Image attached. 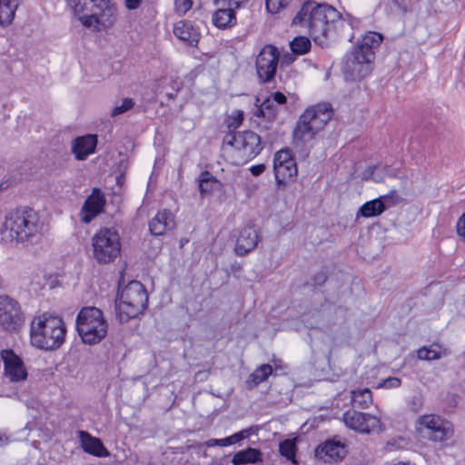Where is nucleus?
<instances>
[{
  "instance_id": "43",
  "label": "nucleus",
  "mask_w": 465,
  "mask_h": 465,
  "mask_svg": "<svg viewBox=\"0 0 465 465\" xmlns=\"http://www.w3.org/2000/svg\"><path fill=\"white\" fill-rule=\"evenodd\" d=\"M401 381L397 377H390L382 381L381 386L387 389H393L400 387Z\"/></svg>"
},
{
  "instance_id": "33",
  "label": "nucleus",
  "mask_w": 465,
  "mask_h": 465,
  "mask_svg": "<svg viewBox=\"0 0 465 465\" xmlns=\"http://www.w3.org/2000/svg\"><path fill=\"white\" fill-rule=\"evenodd\" d=\"M272 373V367L270 364H262L259 366L249 377L247 383H252L256 386L262 381H266L267 378Z\"/></svg>"
},
{
  "instance_id": "23",
  "label": "nucleus",
  "mask_w": 465,
  "mask_h": 465,
  "mask_svg": "<svg viewBox=\"0 0 465 465\" xmlns=\"http://www.w3.org/2000/svg\"><path fill=\"white\" fill-rule=\"evenodd\" d=\"M79 438L83 450L96 457H106L109 455L108 450L105 449L101 440L93 437L90 433L80 430Z\"/></svg>"
},
{
  "instance_id": "42",
  "label": "nucleus",
  "mask_w": 465,
  "mask_h": 465,
  "mask_svg": "<svg viewBox=\"0 0 465 465\" xmlns=\"http://www.w3.org/2000/svg\"><path fill=\"white\" fill-rule=\"evenodd\" d=\"M376 167H370L368 170H366L363 179L368 180L371 179L375 183H381L383 182V177L381 175H379L375 173Z\"/></svg>"
},
{
  "instance_id": "38",
  "label": "nucleus",
  "mask_w": 465,
  "mask_h": 465,
  "mask_svg": "<svg viewBox=\"0 0 465 465\" xmlns=\"http://www.w3.org/2000/svg\"><path fill=\"white\" fill-rule=\"evenodd\" d=\"M193 6V0H174V12L177 15H184Z\"/></svg>"
},
{
  "instance_id": "32",
  "label": "nucleus",
  "mask_w": 465,
  "mask_h": 465,
  "mask_svg": "<svg viewBox=\"0 0 465 465\" xmlns=\"http://www.w3.org/2000/svg\"><path fill=\"white\" fill-rule=\"evenodd\" d=\"M352 406L359 409H367L372 403V393L369 389L352 391Z\"/></svg>"
},
{
  "instance_id": "52",
  "label": "nucleus",
  "mask_w": 465,
  "mask_h": 465,
  "mask_svg": "<svg viewBox=\"0 0 465 465\" xmlns=\"http://www.w3.org/2000/svg\"><path fill=\"white\" fill-rule=\"evenodd\" d=\"M219 442H220V446L221 447H225V446L232 445V440H231L230 436L226 437V438H223V439H220Z\"/></svg>"
},
{
  "instance_id": "50",
  "label": "nucleus",
  "mask_w": 465,
  "mask_h": 465,
  "mask_svg": "<svg viewBox=\"0 0 465 465\" xmlns=\"http://www.w3.org/2000/svg\"><path fill=\"white\" fill-rule=\"evenodd\" d=\"M256 105H258L256 104ZM256 117H265L267 118V114L265 112L264 107L261 104L260 106H257L256 111L253 114Z\"/></svg>"
},
{
  "instance_id": "8",
  "label": "nucleus",
  "mask_w": 465,
  "mask_h": 465,
  "mask_svg": "<svg viewBox=\"0 0 465 465\" xmlns=\"http://www.w3.org/2000/svg\"><path fill=\"white\" fill-rule=\"evenodd\" d=\"M223 143L231 146L236 165H242L257 156L262 150V138L252 131L230 133Z\"/></svg>"
},
{
  "instance_id": "53",
  "label": "nucleus",
  "mask_w": 465,
  "mask_h": 465,
  "mask_svg": "<svg viewBox=\"0 0 465 465\" xmlns=\"http://www.w3.org/2000/svg\"><path fill=\"white\" fill-rule=\"evenodd\" d=\"M240 5H241L240 2L232 0V6L238 8V7H240Z\"/></svg>"
},
{
  "instance_id": "11",
  "label": "nucleus",
  "mask_w": 465,
  "mask_h": 465,
  "mask_svg": "<svg viewBox=\"0 0 465 465\" xmlns=\"http://www.w3.org/2000/svg\"><path fill=\"white\" fill-rule=\"evenodd\" d=\"M371 54H361L359 51L352 49L349 52L344 60L343 74L348 81H360L370 74L372 70Z\"/></svg>"
},
{
  "instance_id": "2",
  "label": "nucleus",
  "mask_w": 465,
  "mask_h": 465,
  "mask_svg": "<svg viewBox=\"0 0 465 465\" xmlns=\"http://www.w3.org/2000/svg\"><path fill=\"white\" fill-rule=\"evenodd\" d=\"M67 7L83 26L93 32L106 31L116 21L111 0H65Z\"/></svg>"
},
{
  "instance_id": "34",
  "label": "nucleus",
  "mask_w": 465,
  "mask_h": 465,
  "mask_svg": "<svg viewBox=\"0 0 465 465\" xmlns=\"http://www.w3.org/2000/svg\"><path fill=\"white\" fill-rule=\"evenodd\" d=\"M292 51L296 54H303L311 48V41L305 36H297L291 43Z\"/></svg>"
},
{
  "instance_id": "9",
  "label": "nucleus",
  "mask_w": 465,
  "mask_h": 465,
  "mask_svg": "<svg viewBox=\"0 0 465 465\" xmlns=\"http://www.w3.org/2000/svg\"><path fill=\"white\" fill-rule=\"evenodd\" d=\"M93 255L99 263L114 262L120 254L121 241L118 232L113 229H101L92 239Z\"/></svg>"
},
{
  "instance_id": "16",
  "label": "nucleus",
  "mask_w": 465,
  "mask_h": 465,
  "mask_svg": "<svg viewBox=\"0 0 465 465\" xmlns=\"http://www.w3.org/2000/svg\"><path fill=\"white\" fill-rule=\"evenodd\" d=\"M346 453L345 443L336 439L326 440L315 450L316 458L325 463L338 462L346 456Z\"/></svg>"
},
{
  "instance_id": "40",
  "label": "nucleus",
  "mask_w": 465,
  "mask_h": 465,
  "mask_svg": "<svg viewBox=\"0 0 465 465\" xmlns=\"http://www.w3.org/2000/svg\"><path fill=\"white\" fill-rule=\"evenodd\" d=\"M262 105L264 107L265 112L267 114L268 120H273L276 116V108L273 104V100H271L270 97L267 98Z\"/></svg>"
},
{
  "instance_id": "37",
  "label": "nucleus",
  "mask_w": 465,
  "mask_h": 465,
  "mask_svg": "<svg viewBox=\"0 0 465 465\" xmlns=\"http://www.w3.org/2000/svg\"><path fill=\"white\" fill-rule=\"evenodd\" d=\"M134 101L132 98H124L120 105H116L112 110L111 115L113 117L122 114L129 110H131L134 106Z\"/></svg>"
},
{
  "instance_id": "48",
  "label": "nucleus",
  "mask_w": 465,
  "mask_h": 465,
  "mask_svg": "<svg viewBox=\"0 0 465 465\" xmlns=\"http://www.w3.org/2000/svg\"><path fill=\"white\" fill-rule=\"evenodd\" d=\"M264 170H265L264 164H256V165H252L250 168L252 174L254 176H258V175L262 174L264 172Z\"/></svg>"
},
{
  "instance_id": "3",
  "label": "nucleus",
  "mask_w": 465,
  "mask_h": 465,
  "mask_svg": "<svg viewBox=\"0 0 465 465\" xmlns=\"http://www.w3.org/2000/svg\"><path fill=\"white\" fill-rule=\"evenodd\" d=\"M38 214L30 208H17L5 214L0 228L2 238L6 241L25 242L39 233Z\"/></svg>"
},
{
  "instance_id": "13",
  "label": "nucleus",
  "mask_w": 465,
  "mask_h": 465,
  "mask_svg": "<svg viewBox=\"0 0 465 465\" xmlns=\"http://www.w3.org/2000/svg\"><path fill=\"white\" fill-rule=\"evenodd\" d=\"M25 318L20 304L9 296H0V326L10 332L18 331Z\"/></svg>"
},
{
  "instance_id": "7",
  "label": "nucleus",
  "mask_w": 465,
  "mask_h": 465,
  "mask_svg": "<svg viewBox=\"0 0 465 465\" xmlns=\"http://www.w3.org/2000/svg\"><path fill=\"white\" fill-rule=\"evenodd\" d=\"M76 329L86 344H96L107 334L108 323L103 312L96 307H84L76 317Z\"/></svg>"
},
{
  "instance_id": "31",
  "label": "nucleus",
  "mask_w": 465,
  "mask_h": 465,
  "mask_svg": "<svg viewBox=\"0 0 465 465\" xmlns=\"http://www.w3.org/2000/svg\"><path fill=\"white\" fill-rule=\"evenodd\" d=\"M17 6L18 0H0V25L11 24Z\"/></svg>"
},
{
  "instance_id": "36",
  "label": "nucleus",
  "mask_w": 465,
  "mask_h": 465,
  "mask_svg": "<svg viewBox=\"0 0 465 465\" xmlns=\"http://www.w3.org/2000/svg\"><path fill=\"white\" fill-rule=\"evenodd\" d=\"M292 0H266V9L271 14H278L286 8Z\"/></svg>"
},
{
  "instance_id": "21",
  "label": "nucleus",
  "mask_w": 465,
  "mask_h": 465,
  "mask_svg": "<svg viewBox=\"0 0 465 465\" xmlns=\"http://www.w3.org/2000/svg\"><path fill=\"white\" fill-rule=\"evenodd\" d=\"M97 144V136L86 134L75 138L72 143V152L77 160H85L94 152Z\"/></svg>"
},
{
  "instance_id": "14",
  "label": "nucleus",
  "mask_w": 465,
  "mask_h": 465,
  "mask_svg": "<svg viewBox=\"0 0 465 465\" xmlns=\"http://www.w3.org/2000/svg\"><path fill=\"white\" fill-rule=\"evenodd\" d=\"M345 425L360 433H371L381 429L380 420L369 413H363L355 410H348L343 413Z\"/></svg>"
},
{
  "instance_id": "35",
  "label": "nucleus",
  "mask_w": 465,
  "mask_h": 465,
  "mask_svg": "<svg viewBox=\"0 0 465 465\" xmlns=\"http://www.w3.org/2000/svg\"><path fill=\"white\" fill-rule=\"evenodd\" d=\"M280 453L284 456L287 460H291L292 463H296L295 460V450L296 447L292 440H286L280 444L279 447Z\"/></svg>"
},
{
  "instance_id": "54",
  "label": "nucleus",
  "mask_w": 465,
  "mask_h": 465,
  "mask_svg": "<svg viewBox=\"0 0 465 465\" xmlns=\"http://www.w3.org/2000/svg\"><path fill=\"white\" fill-rule=\"evenodd\" d=\"M318 279H319V282H325V276H324V275H321V276H319V278H318Z\"/></svg>"
},
{
  "instance_id": "26",
  "label": "nucleus",
  "mask_w": 465,
  "mask_h": 465,
  "mask_svg": "<svg viewBox=\"0 0 465 465\" xmlns=\"http://www.w3.org/2000/svg\"><path fill=\"white\" fill-rule=\"evenodd\" d=\"M382 35L376 32H368L366 33L361 39H360L357 45L353 47L356 51H359L361 54L367 55V54H371V59L374 60L375 54L374 49H376L381 43L382 42Z\"/></svg>"
},
{
  "instance_id": "25",
  "label": "nucleus",
  "mask_w": 465,
  "mask_h": 465,
  "mask_svg": "<svg viewBox=\"0 0 465 465\" xmlns=\"http://www.w3.org/2000/svg\"><path fill=\"white\" fill-rule=\"evenodd\" d=\"M212 22L219 29H227L237 23L236 13L232 6L219 7L212 16Z\"/></svg>"
},
{
  "instance_id": "45",
  "label": "nucleus",
  "mask_w": 465,
  "mask_h": 465,
  "mask_svg": "<svg viewBox=\"0 0 465 465\" xmlns=\"http://www.w3.org/2000/svg\"><path fill=\"white\" fill-rule=\"evenodd\" d=\"M233 122L230 125H234L235 127L239 126L243 120V112L241 110H237L232 113Z\"/></svg>"
},
{
  "instance_id": "5",
  "label": "nucleus",
  "mask_w": 465,
  "mask_h": 465,
  "mask_svg": "<svg viewBox=\"0 0 465 465\" xmlns=\"http://www.w3.org/2000/svg\"><path fill=\"white\" fill-rule=\"evenodd\" d=\"M331 106L328 103H321L308 108L301 116L293 131V144L303 149L331 120Z\"/></svg>"
},
{
  "instance_id": "51",
  "label": "nucleus",
  "mask_w": 465,
  "mask_h": 465,
  "mask_svg": "<svg viewBox=\"0 0 465 465\" xmlns=\"http://www.w3.org/2000/svg\"><path fill=\"white\" fill-rule=\"evenodd\" d=\"M204 445L208 448L214 447V446H220L219 440L217 439H210L207 441L204 442Z\"/></svg>"
},
{
  "instance_id": "10",
  "label": "nucleus",
  "mask_w": 465,
  "mask_h": 465,
  "mask_svg": "<svg viewBox=\"0 0 465 465\" xmlns=\"http://www.w3.org/2000/svg\"><path fill=\"white\" fill-rule=\"evenodd\" d=\"M415 429L420 435L433 442L449 440L454 434L451 423L435 414L419 416L415 420Z\"/></svg>"
},
{
  "instance_id": "41",
  "label": "nucleus",
  "mask_w": 465,
  "mask_h": 465,
  "mask_svg": "<svg viewBox=\"0 0 465 465\" xmlns=\"http://www.w3.org/2000/svg\"><path fill=\"white\" fill-rule=\"evenodd\" d=\"M252 429L249 428V429H245V430H242L239 432L232 434V436H230L231 440H232V443L234 444V443L240 442V441L243 440L244 439L250 437L252 434Z\"/></svg>"
},
{
  "instance_id": "6",
  "label": "nucleus",
  "mask_w": 465,
  "mask_h": 465,
  "mask_svg": "<svg viewBox=\"0 0 465 465\" xmlns=\"http://www.w3.org/2000/svg\"><path fill=\"white\" fill-rule=\"evenodd\" d=\"M148 294L138 281H132L126 286L119 284L115 299V309L121 322H127L142 314L147 307Z\"/></svg>"
},
{
  "instance_id": "39",
  "label": "nucleus",
  "mask_w": 465,
  "mask_h": 465,
  "mask_svg": "<svg viewBox=\"0 0 465 465\" xmlns=\"http://www.w3.org/2000/svg\"><path fill=\"white\" fill-rule=\"evenodd\" d=\"M423 408V397L421 394L413 395L408 401V409L413 413L420 412Z\"/></svg>"
},
{
  "instance_id": "47",
  "label": "nucleus",
  "mask_w": 465,
  "mask_h": 465,
  "mask_svg": "<svg viewBox=\"0 0 465 465\" xmlns=\"http://www.w3.org/2000/svg\"><path fill=\"white\" fill-rule=\"evenodd\" d=\"M143 0H124V4L127 9L135 10L137 9Z\"/></svg>"
},
{
  "instance_id": "29",
  "label": "nucleus",
  "mask_w": 465,
  "mask_h": 465,
  "mask_svg": "<svg viewBox=\"0 0 465 465\" xmlns=\"http://www.w3.org/2000/svg\"><path fill=\"white\" fill-rule=\"evenodd\" d=\"M198 183L202 197L209 195L213 192L220 191L223 187L222 183L208 171L203 172L200 174Z\"/></svg>"
},
{
  "instance_id": "49",
  "label": "nucleus",
  "mask_w": 465,
  "mask_h": 465,
  "mask_svg": "<svg viewBox=\"0 0 465 465\" xmlns=\"http://www.w3.org/2000/svg\"><path fill=\"white\" fill-rule=\"evenodd\" d=\"M213 4L216 6H232V0H212Z\"/></svg>"
},
{
  "instance_id": "15",
  "label": "nucleus",
  "mask_w": 465,
  "mask_h": 465,
  "mask_svg": "<svg viewBox=\"0 0 465 465\" xmlns=\"http://www.w3.org/2000/svg\"><path fill=\"white\" fill-rule=\"evenodd\" d=\"M273 170L279 184L285 183L297 175V165L289 150H281L275 153Z\"/></svg>"
},
{
  "instance_id": "27",
  "label": "nucleus",
  "mask_w": 465,
  "mask_h": 465,
  "mask_svg": "<svg viewBox=\"0 0 465 465\" xmlns=\"http://www.w3.org/2000/svg\"><path fill=\"white\" fill-rule=\"evenodd\" d=\"M450 354V351L439 343H432L430 346L420 348L417 351V357L422 361H433L445 358Z\"/></svg>"
},
{
  "instance_id": "20",
  "label": "nucleus",
  "mask_w": 465,
  "mask_h": 465,
  "mask_svg": "<svg viewBox=\"0 0 465 465\" xmlns=\"http://www.w3.org/2000/svg\"><path fill=\"white\" fill-rule=\"evenodd\" d=\"M105 200L100 189L94 188L92 193L85 200L82 211L84 213L83 221L90 223L104 209Z\"/></svg>"
},
{
  "instance_id": "18",
  "label": "nucleus",
  "mask_w": 465,
  "mask_h": 465,
  "mask_svg": "<svg viewBox=\"0 0 465 465\" xmlns=\"http://www.w3.org/2000/svg\"><path fill=\"white\" fill-rule=\"evenodd\" d=\"M332 322L328 326V335L331 339V347L338 346L349 336L346 326V310L339 307L334 311Z\"/></svg>"
},
{
  "instance_id": "4",
  "label": "nucleus",
  "mask_w": 465,
  "mask_h": 465,
  "mask_svg": "<svg viewBox=\"0 0 465 465\" xmlns=\"http://www.w3.org/2000/svg\"><path fill=\"white\" fill-rule=\"evenodd\" d=\"M65 324L61 317L43 315L31 323V343L39 349H58L64 341Z\"/></svg>"
},
{
  "instance_id": "28",
  "label": "nucleus",
  "mask_w": 465,
  "mask_h": 465,
  "mask_svg": "<svg viewBox=\"0 0 465 465\" xmlns=\"http://www.w3.org/2000/svg\"><path fill=\"white\" fill-rule=\"evenodd\" d=\"M262 461V453L254 448H247L234 453L232 458L233 465L253 464Z\"/></svg>"
},
{
  "instance_id": "44",
  "label": "nucleus",
  "mask_w": 465,
  "mask_h": 465,
  "mask_svg": "<svg viewBox=\"0 0 465 465\" xmlns=\"http://www.w3.org/2000/svg\"><path fill=\"white\" fill-rule=\"evenodd\" d=\"M457 232L465 242V213L458 220L457 223Z\"/></svg>"
},
{
  "instance_id": "24",
  "label": "nucleus",
  "mask_w": 465,
  "mask_h": 465,
  "mask_svg": "<svg viewBox=\"0 0 465 465\" xmlns=\"http://www.w3.org/2000/svg\"><path fill=\"white\" fill-rule=\"evenodd\" d=\"M174 35L191 45L197 44L200 38L198 28L194 27L192 22L181 20L173 26Z\"/></svg>"
},
{
  "instance_id": "17",
  "label": "nucleus",
  "mask_w": 465,
  "mask_h": 465,
  "mask_svg": "<svg viewBox=\"0 0 465 465\" xmlns=\"http://www.w3.org/2000/svg\"><path fill=\"white\" fill-rule=\"evenodd\" d=\"M1 358L5 365V375L11 381H20L26 378L27 372L23 361L12 350H3Z\"/></svg>"
},
{
  "instance_id": "30",
  "label": "nucleus",
  "mask_w": 465,
  "mask_h": 465,
  "mask_svg": "<svg viewBox=\"0 0 465 465\" xmlns=\"http://www.w3.org/2000/svg\"><path fill=\"white\" fill-rule=\"evenodd\" d=\"M383 198H387V196H383ZM381 199L382 197L365 203L358 213L366 218L380 215L386 209Z\"/></svg>"
},
{
  "instance_id": "19",
  "label": "nucleus",
  "mask_w": 465,
  "mask_h": 465,
  "mask_svg": "<svg viewBox=\"0 0 465 465\" xmlns=\"http://www.w3.org/2000/svg\"><path fill=\"white\" fill-rule=\"evenodd\" d=\"M258 232L252 225L245 226L237 238L235 244V252L237 255L243 256L252 252L258 243Z\"/></svg>"
},
{
  "instance_id": "46",
  "label": "nucleus",
  "mask_w": 465,
  "mask_h": 465,
  "mask_svg": "<svg viewBox=\"0 0 465 465\" xmlns=\"http://www.w3.org/2000/svg\"><path fill=\"white\" fill-rule=\"evenodd\" d=\"M270 99L273 100V104L277 103L278 104H283L286 103V96L281 92L272 94Z\"/></svg>"
},
{
  "instance_id": "12",
  "label": "nucleus",
  "mask_w": 465,
  "mask_h": 465,
  "mask_svg": "<svg viewBox=\"0 0 465 465\" xmlns=\"http://www.w3.org/2000/svg\"><path fill=\"white\" fill-rule=\"evenodd\" d=\"M280 53L272 45H264L259 52L255 67L259 81L261 83H270L274 79Z\"/></svg>"
},
{
  "instance_id": "1",
  "label": "nucleus",
  "mask_w": 465,
  "mask_h": 465,
  "mask_svg": "<svg viewBox=\"0 0 465 465\" xmlns=\"http://www.w3.org/2000/svg\"><path fill=\"white\" fill-rule=\"evenodd\" d=\"M341 20V14L332 6L307 1L294 16L292 24L308 28L313 40L322 44L330 33L336 30Z\"/></svg>"
},
{
  "instance_id": "22",
  "label": "nucleus",
  "mask_w": 465,
  "mask_h": 465,
  "mask_svg": "<svg viewBox=\"0 0 465 465\" xmlns=\"http://www.w3.org/2000/svg\"><path fill=\"white\" fill-rule=\"evenodd\" d=\"M174 228V220L168 210L159 212L149 223V230L153 235H163Z\"/></svg>"
}]
</instances>
